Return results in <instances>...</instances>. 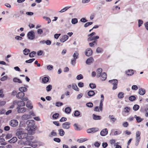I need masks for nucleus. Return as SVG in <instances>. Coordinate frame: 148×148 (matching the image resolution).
<instances>
[{"mask_svg":"<svg viewBox=\"0 0 148 148\" xmlns=\"http://www.w3.org/2000/svg\"><path fill=\"white\" fill-rule=\"evenodd\" d=\"M71 110V108L69 107H67L65 108V112L66 113L69 114L70 113Z\"/></svg>","mask_w":148,"mask_h":148,"instance_id":"36","label":"nucleus"},{"mask_svg":"<svg viewBox=\"0 0 148 148\" xmlns=\"http://www.w3.org/2000/svg\"><path fill=\"white\" fill-rule=\"evenodd\" d=\"M63 104V103L62 102H57L56 103V106L58 107H60L62 106Z\"/></svg>","mask_w":148,"mask_h":148,"instance_id":"56","label":"nucleus"},{"mask_svg":"<svg viewBox=\"0 0 148 148\" xmlns=\"http://www.w3.org/2000/svg\"><path fill=\"white\" fill-rule=\"evenodd\" d=\"M94 61V60L93 58L90 57L86 60V63L87 64H90L91 63H92Z\"/></svg>","mask_w":148,"mask_h":148,"instance_id":"13","label":"nucleus"},{"mask_svg":"<svg viewBox=\"0 0 148 148\" xmlns=\"http://www.w3.org/2000/svg\"><path fill=\"white\" fill-rule=\"evenodd\" d=\"M92 50L90 48H88L86 49L85 52V55L87 56H90L92 54Z\"/></svg>","mask_w":148,"mask_h":148,"instance_id":"8","label":"nucleus"},{"mask_svg":"<svg viewBox=\"0 0 148 148\" xmlns=\"http://www.w3.org/2000/svg\"><path fill=\"white\" fill-rule=\"evenodd\" d=\"M130 110V108L129 107H126L124 108L123 112L127 115Z\"/></svg>","mask_w":148,"mask_h":148,"instance_id":"17","label":"nucleus"},{"mask_svg":"<svg viewBox=\"0 0 148 148\" xmlns=\"http://www.w3.org/2000/svg\"><path fill=\"white\" fill-rule=\"evenodd\" d=\"M17 112L18 113L21 114L25 112L27 109L24 107L21 108V107H17L16 108Z\"/></svg>","mask_w":148,"mask_h":148,"instance_id":"5","label":"nucleus"},{"mask_svg":"<svg viewBox=\"0 0 148 148\" xmlns=\"http://www.w3.org/2000/svg\"><path fill=\"white\" fill-rule=\"evenodd\" d=\"M139 108V106L138 105H135L133 107V109L135 111L138 110Z\"/></svg>","mask_w":148,"mask_h":148,"instance_id":"48","label":"nucleus"},{"mask_svg":"<svg viewBox=\"0 0 148 148\" xmlns=\"http://www.w3.org/2000/svg\"><path fill=\"white\" fill-rule=\"evenodd\" d=\"M31 116L30 115L24 114L22 115L21 119L23 120L28 119L31 118Z\"/></svg>","mask_w":148,"mask_h":148,"instance_id":"12","label":"nucleus"},{"mask_svg":"<svg viewBox=\"0 0 148 148\" xmlns=\"http://www.w3.org/2000/svg\"><path fill=\"white\" fill-rule=\"evenodd\" d=\"M145 93V90L144 88H140L138 90V93L140 95H143Z\"/></svg>","mask_w":148,"mask_h":148,"instance_id":"21","label":"nucleus"},{"mask_svg":"<svg viewBox=\"0 0 148 148\" xmlns=\"http://www.w3.org/2000/svg\"><path fill=\"white\" fill-rule=\"evenodd\" d=\"M52 88V86L51 85H48L46 88V90L47 92L50 91Z\"/></svg>","mask_w":148,"mask_h":148,"instance_id":"41","label":"nucleus"},{"mask_svg":"<svg viewBox=\"0 0 148 148\" xmlns=\"http://www.w3.org/2000/svg\"><path fill=\"white\" fill-rule=\"evenodd\" d=\"M30 51L29 49H25L23 51V53L25 55H28Z\"/></svg>","mask_w":148,"mask_h":148,"instance_id":"32","label":"nucleus"},{"mask_svg":"<svg viewBox=\"0 0 148 148\" xmlns=\"http://www.w3.org/2000/svg\"><path fill=\"white\" fill-rule=\"evenodd\" d=\"M13 81L15 82H18L19 83H22V81L20 80V79L17 78L16 77H15L13 79Z\"/></svg>","mask_w":148,"mask_h":148,"instance_id":"33","label":"nucleus"},{"mask_svg":"<svg viewBox=\"0 0 148 148\" xmlns=\"http://www.w3.org/2000/svg\"><path fill=\"white\" fill-rule=\"evenodd\" d=\"M124 93L123 92H119L118 95V97L119 98L121 99L123 97Z\"/></svg>","mask_w":148,"mask_h":148,"instance_id":"39","label":"nucleus"},{"mask_svg":"<svg viewBox=\"0 0 148 148\" xmlns=\"http://www.w3.org/2000/svg\"><path fill=\"white\" fill-rule=\"evenodd\" d=\"M17 105L19 107L24 106L25 105V103L23 101H17Z\"/></svg>","mask_w":148,"mask_h":148,"instance_id":"16","label":"nucleus"},{"mask_svg":"<svg viewBox=\"0 0 148 148\" xmlns=\"http://www.w3.org/2000/svg\"><path fill=\"white\" fill-rule=\"evenodd\" d=\"M126 73L127 75L131 76L134 74L132 70H128L126 71Z\"/></svg>","mask_w":148,"mask_h":148,"instance_id":"22","label":"nucleus"},{"mask_svg":"<svg viewBox=\"0 0 148 148\" xmlns=\"http://www.w3.org/2000/svg\"><path fill=\"white\" fill-rule=\"evenodd\" d=\"M108 133V131L106 128L102 130L100 132V135L102 136L106 135Z\"/></svg>","mask_w":148,"mask_h":148,"instance_id":"11","label":"nucleus"},{"mask_svg":"<svg viewBox=\"0 0 148 148\" xmlns=\"http://www.w3.org/2000/svg\"><path fill=\"white\" fill-rule=\"evenodd\" d=\"M93 23L92 22H88L85 23L84 25V27H88V26L91 25Z\"/></svg>","mask_w":148,"mask_h":148,"instance_id":"55","label":"nucleus"},{"mask_svg":"<svg viewBox=\"0 0 148 148\" xmlns=\"http://www.w3.org/2000/svg\"><path fill=\"white\" fill-rule=\"evenodd\" d=\"M70 123L68 122H65L62 124V127L63 128L66 129H68L70 127Z\"/></svg>","mask_w":148,"mask_h":148,"instance_id":"10","label":"nucleus"},{"mask_svg":"<svg viewBox=\"0 0 148 148\" xmlns=\"http://www.w3.org/2000/svg\"><path fill=\"white\" fill-rule=\"evenodd\" d=\"M92 116L93 119L95 120H100L101 119V117L95 114H93Z\"/></svg>","mask_w":148,"mask_h":148,"instance_id":"23","label":"nucleus"},{"mask_svg":"<svg viewBox=\"0 0 148 148\" xmlns=\"http://www.w3.org/2000/svg\"><path fill=\"white\" fill-rule=\"evenodd\" d=\"M35 60L34 58H32L28 60H26L25 62L27 63H31L33 62Z\"/></svg>","mask_w":148,"mask_h":148,"instance_id":"42","label":"nucleus"},{"mask_svg":"<svg viewBox=\"0 0 148 148\" xmlns=\"http://www.w3.org/2000/svg\"><path fill=\"white\" fill-rule=\"evenodd\" d=\"M76 62V60L73 58L71 60V63L73 66H74Z\"/></svg>","mask_w":148,"mask_h":148,"instance_id":"44","label":"nucleus"},{"mask_svg":"<svg viewBox=\"0 0 148 148\" xmlns=\"http://www.w3.org/2000/svg\"><path fill=\"white\" fill-rule=\"evenodd\" d=\"M49 78L47 77H44L42 78V83L45 84L47 82L49 81Z\"/></svg>","mask_w":148,"mask_h":148,"instance_id":"25","label":"nucleus"},{"mask_svg":"<svg viewBox=\"0 0 148 148\" xmlns=\"http://www.w3.org/2000/svg\"><path fill=\"white\" fill-rule=\"evenodd\" d=\"M18 122L16 120L13 119L10 122V125L12 127H16L18 125Z\"/></svg>","mask_w":148,"mask_h":148,"instance_id":"6","label":"nucleus"},{"mask_svg":"<svg viewBox=\"0 0 148 148\" xmlns=\"http://www.w3.org/2000/svg\"><path fill=\"white\" fill-rule=\"evenodd\" d=\"M59 114L58 113H55L53 115L52 117L53 119H57L59 117Z\"/></svg>","mask_w":148,"mask_h":148,"instance_id":"46","label":"nucleus"},{"mask_svg":"<svg viewBox=\"0 0 148 148\" xmlns=\"http://www.w3.org/2000/svg\"><path fill=\"white\" fill-rule=\"evenodd\" d=\"M78 22V20L76 18H73L71 20V23L73 24H75Z\"/></svg>","mask_w":148,"mask_h":148,"instance_id":"37","label":"nucleus"},{"mask_svg":"<svg viewBox=\"0 0 148 148\" xmlns=\"http://www.w3.org/2000/svg\"><path fill=\"white\" fill-rule=\"evenodd\" d=\"M79 53L77 51H75L74 53L73 54V59L76 60V59L78 58V56H79Z\"/></svg>","mask_w":148,"mask_h":148,"instance_id":"28","label":"nucleus"},{"mask_svg":"<svg viewBox=\"0 0 148 148\" xmlns=\"http://www.w3.org/2000/svg\"><path fill=\"white\" fill-rule=\"evenodd\" d=\"M86 106L88 107L92 108L93 106V104L91 102H89L86 104Z\"/></svg>","mask_w":148,"mask_h":148,"instance_id":"53","label":"nucleus"},{"mask_svg":"<svg viewBox=\"0 0 148 148\" xmlns=\"http://www.w3.org/2000/svg\"><path fill=\"white\" fill-rule=\"evenodd\" d=\"M53 68V66L50 65H49L47 66V69L49 70H51Z\"/></svg>","mask_w":148,"mask_h":148,"instance_id":"64","label":"nucleus"},{"mask_svg":"<svg viewBox=\"0 0 148 148\" xmlns=\"http://www.w3.org/2000/svg\"><path fill=\"white\" fill-rule=\"evenodd\" d=\"M5 110L3 109H1L0 110V114H5Z\"/></svg>","mask_w":148,"mask_h":148,"instance_id":"58","label":"nucleus"},{"mask_svg":"<svg viewBox=\"0 0 148 148\" xmlns=\"http://www.w3.org/2000/svg\"><path fill=\"white\" fill-rule=\"evenodd\" d=\"M5 103L6 102L5 101H0V107L3 106Z\"/></svg>","mask_w":148,"mask_h":148,"instance_id":"60","label":"nucleus"},{"mask_svg":"<svg viewBox=\"0 0 148 148\" xmlns=\"http://www.w3.org/2000/svg\"><path fill=\"white\" fill-rule=\"evenodd\" d=\"M92 133H94L99 130V129L97 128H91Z\"/></svg>","mask_w":148,"mask_h":148,"instance_id":"51","label":"nucleus"},{"mask_svg":"<svg viewBox=\"0 0 148 148\" xmlns=\"http://www.w3.org/2000/svg\"><path fill=\"white\" fill-rule=\"evenodd\" d=\"M28 38L30 40H33L35 38V34L34 32L31 31L29 32L27 34Z\"/></svg>","mask_w":148,"mask_h":148,"instance_id":"4","label":"nucleus"},{"mask_svg":"<svg viewBox=\"0 0 148 148\" xmlns=\"http://www.w3.org/2000/svg\"><path fill=\"white\" fill-rule=\"evenodd\" d=\"M138 87L136 85H133L132 87V89L133 90H136L138 89Z\"/></svg>","mask_w":148,"mask_h":148,"instance_id":"61","label":"nucleus"},{"mask_svg":"<svg viewBox=\"0 0 148 148\" xmlns=\"http://www.w3.org/2000/svg\"><path fill=\"white\" fill-rule=\"evenodd\" d=\"M24 144L25 145H29L34 148L37 146V145L33 144V143L32 142L29 140L25 141L24 143Z\"/></svg>","mask_w":148,"mask_h":148,"instance_id":"7","label":"nucleus"},{"mask_svg":"<svg viewBox=\"0 0 148 148\" xmlns=\"http://www.w3.org/2000/svg\"><path fill=\"white\" fill-rule=\"evenodd\" d=\"M101 77L100 78L101 80L102 81L105 80L106 79L107 75L105 72H103L102 73L101 75Z\"/></svg>","mask_w":148,"mask_h":148,"instance_id":"15","label":"nucleus"},{"mask_svg":"<svg viewBox=\"0 0 148 148\" xmlns=\"http://www.w3.org/2000/svg\"><path fill=\"white\" fill-rule=\"evenodd\" d=\"M78 86L81 88H82L84 86V84L82 82H79L78 84Z\"/></svg>","mask_w":148,"mask_h":148,"instance_id":"59","label":"nucleus"},{"mask_svg":"<svg viewBox=\"0 0 148 148\" xmlns=\"http://www.w3.org/2000/svg\"><path fill=\"white\" fill-rule=\"evenodd\" d=\"M143 21L141 20H138V27H140L142 24H143Z\"/></svg>","mask_w":148,"mask_h":148,"instance_id":"57","label":"nucleus"},{"mask_svg":"<svg viewBox=\"0 0 148 148\" xmlns=\"http://www.w3.org/2000/svg\"><path fill=\"white\" fill-rule=\"evenodd\" d=\"M109 82L113 85L112 89L114 90L117 88L118 80L116 79H114L109 81Z\"/></svg>","mask_w":148,"mask_h":148,"instance_id":"3","label":"nucleus"},{"mask_svg":"<svg viewBox=\"0 0 148 148\" xmlns=\"http://www.w3.org/2000/svg\"><path fill=\"white\" fill-rule=\"evenodd\" d=\"M19 90L21 92H25L27 91V89L25 87H21L19 88Z\"/></svg>","mask_w":148,"mask_h":148,"instance_id":"35","label":"nucleus"},{"mask_svg":"<svg viewBox=\"0 0 148 148\" xmlns=\"http://www.w3.org/2000/svg\"><path fill=\"white\" fill-rule=\"evenodd\" d=\"M70 8V7H65L64 8H63L59 12L60 13H62L66 11V10H67L69 8Z\"/></svg>","mask_w":148,"mask_h":148,"instance_id":"40","label":"nucleus"},{"mask_svg":"<svg viewBox=\"0 0 148 148\" xmlns=\"http://www.w3.org/2000/svg\"><path fill=\"white\" fill-rule=\"evenodd\" d=\"M26 124L27 126V130L29 134H32L36 130L34 121L33 120L27 121L26 122Z\"/></svg>","mask_w":148,"mask_h":148,"instance_id":"1","label":"nucleus"},{"mask_svg":"<svg viewBox=\"0 0 148 148\" xmlns=\"http://www.w3.org/2000/svg\"><path fill=\"white\" fill-rule=\"evenodd\" d=\"M83 78V77L82 75L81 74L77 75L76 77V79L77 80H80V79H82Z\"/></svg>","mask_w":148,"mask_h":148,"instance_id":"52","label":"nucleus"},{"mask_svg":"<svg viewBox=\"0 0 148 148\" xmlns=\"http://www.w3.org/2000/svg\"><path fill=\"white\" fill-rule=\"evenodd\" d=\"M72 88L74 90L79 91V88H78L76 84H72Z\"/></svg>","mask_w":148,"mask_h":148,"instance_id":"38","label":"nucleus"},{"mask_svg":"<svg viewBox=\"0 0 148 148\" xmlns=\"http://www.w3.org/2000/svg\"><path fill=\"white\" fill-rule=\"evenodd\" d=\"M25 93L22 92H20L17 94L16 97L19 99H22L24 96Z\"/></svg>","mask_w":148,"mask_h":148,"instance_id":"9","label":"nucleus"},{"mask_svg":"<svg viewBox=\"0 0 148 148\" xmlns=\"http://www.w3.org/2000/svg\"><path fill=\"white\" fill-rule=\"evenodd\" d=\"M134 117L130 116L127 119V120L129 121H131L134 120Z\"/></svg>","mask_w":148,"mask_h":148,"instance_id":"62","label":"nucleus"},{"mask_svg":"<svg viewBox=\"0 0 148 148\" xmlns=\"http://www.w3.org/2000/svg\"><path fill=\"white\" fill-rule=\"evenodd\" d=\"M16 135L19 138L23 139L26 138L28 136V134L21 129H18L16 133Z\"/></svg>","mask_w":148,"mask_h":148,"instance_id":"2","label":"nucleus"},{"mask_svg":"<svg viewBox=\"0 0 148 148\" xmlns=\"http://www.w3.org/2000/svg\"><path fill=\"white\" fill-rule=\"evenodd\" d=\"M87 94L89 97H92L95 95V93L93 90H90L88 92Z\"/></svg>","mask_w":148,"mask_h":148,"instance_id":"26","label":"nucleus"},{"mask_svg":"<svg viewBox=\"0 0 148 148\" xmlns=\"http://www.w3.org/2000/svg\"><path fill=\"white\" fill-rule=\"evenodd\" d=\"M56 133L54 131H53L52 132L49 134V136L50 137H52L53 136H56Z\"/></svg>","mask_w":148,"mask_h":148,"instance_id":"34","label":"nucleus"},{"mask_svg":"<svg viewBox=\"0 0 148 148\" xmlns=\"http://www.w3.org/2000/svg\"><path fill=\"white\" fill-rule=\"evenodd\" d=\"M17 140V139L16 137H13L11 139L8 140V142L10 143H14Z\"/></svg>","mask_w":148,"mask_h":148,"instance_id":"20","label":"nucleus"},{"mask_svg":"<svg viewBox=\"0 0 148 148\" xmlns=\"http://www.w3.org/2000/svg\"><path fill=\"white\" fill-rule=\"evenodd\" d=\"M87 140L88 139L86 138H81L80 139H78L77 141L79 143H82Z\"/></svg>","mask_w":148,"mask_h":148,"instance_id":"31","label":"nucleus"},{"mask_svg":"<svg viewBox=\"0 0 148 148\" xmlns=\"http://www.w3.org/2000/svg\"><path fill=\"white\" fill-rule=\"evenodd\" d=\"M108 118L110 120V121L112 122H114L117 120L114 116L112 115H109L108 116Z\"/></svg>","mask_w":148,"mask_h":148,"instance_id":"14","label":"nucleus"},{"mask_svg":"<svg viewBox=\"0 0 148 148\" xmlns=\"http://www.w3.org/2000/svg\"><path fill=\"white\" fill-rule=\"evenodd\" d=\"M108 145V144L106 142L103 143L102 144V146L103 148H106Z\"/></svg>","mask_w":148,"mask_h":148,"instance_id":"63","label":"nucleus"},{"mask_svg":"<svg viewBox=\"0 0 148 148\" xmlns=\"http://www.w3.org/2000/svg\"><path fill=\"white\" fill-rule=\"evenodd\" d=\"M134 118L136 119L138 123H140L142 121L143 119L141 118L140 117V116H137L136 115H135L134 116Z\"/></svg>","mask_w":148,"mask_h":148,"instance_id":"24","label":"nucleus"},{"mask_svg":"<svg viewBox=\"0 0 148 148\" xmlns=\"http://www.w3.org/2000/svg\"><path fill=\"white\" fill-rule=\"evenodd\" d=\"M20 16L19 12L17 11H15L14 12L13 16L15 18H19Z\"/></svg>","mask_w":148,"mask_h":148,"instance_id":"27","label":"nucleus"},{"mask_svg":"<svg viewBox=\"0 0 148 148\" xmlns=\"http://www.w3.org/2000/svg\"><path fill=\"white\" fill-rule=\"evenodd\" d=\"M90 87L92 89H94L96 87V85L95 84L93 83H90L89 84Z\"/></svg>","mask_w":148,"mask_h":148,"instance_id":"49","label":"nucleus"},{"mask_svg":"<svg viewBox=\"0 0 148 148\" xmlns=\"http://www.w3.org/2000/svg\"><path fill=\"white\" fill-rule=\"evenodd\" d=\"M58 132L59 135L61 136H63L65 134L64 131L62 129H59Z\"/></svg>","mask_w":148,"mask_h":148,"instance_id":"29","label":"nucleus"},{"mask_svg":"<svg viewBox=\"0 0 148 148\" xmlns=\"http://www.w3.org/2000/svg\"><path fill=\"white\" fill-rule=\"evenodd\" d=\"M15 39L18 40H21L23 39V38L20 36H16L15 37Z\"/></svg>","mask_w":148,"mask_h":148,"instance_id":"54","label":"nucleus"},{"mask_svg":"<svg viewBox=\"0 0 148 148\" xmlns=\"http://www.w3.org/2000/svg\"><path fill=\"white\" fill-rule=\"evenodd\" d=\"M36 52L33 51L30 53L29 54V56L30 57H33L36 54Z\"/></svg>","mask_w":148,"mask_h":148,"instance_id":"43","label":"nucleus"},{"mask_svg":"<svg viewBox=\"0 0 148 148\" xmlns=\"http://www.w3.org/2000/svg\"><path fill=\"white\" fill-rule=\"evenodd\" d=\"M102 69L99 68L97 69V77H99L101 76V75L102 73H101L102 72Z\"/></svg>","mask_w":148,"mask_h":148,"instance_id":"19","label":"nucleus"},{"mask_svg":"<svg viewBox=\"0 0 148 148\" xmlns=\"http://www.w3.org/2000/svg\"><path fill=\"white\" fill-rule=\"evenodd\" d=\"M69 36L66 35H64L63 36L62 38L60 39V41L63 42L66 41L68 38Z\"/></svg>","mask_w":148,"mask_h":148,"instance_id":"18","label":"nucleus"},{"mask_svg":"<svg viewBox=\"0 0 148 148\" xmlns=\"http://www.w3.org/2000/svg\"><path fill=\"white\" fill-rule=\"evenodd\" d=\"M129 99L131 101H133L136 99V97L134 96H131L129 97Z\"/></svg>","mask_w":148,"mask_h":148,"instance_id":"47","label":"nucleus"},{"mask_svg":"<svg viewBox=\"0 0 148 148\" xmlns=\"http://www.w3.org/2000/svg\"><path fill=\"white\" fill-rule=\"evenodd\" d=\"M26 106L27 108L31 109H32L33 108V106L29 101H27V102Z\"/></svg>","mask_w":148,"mask_h":148,"instance_id":"30","label":"nucleus"},{"mask_svg":"<svg viewBox=\"0 0 148 148\" xmlns=\"http://www.w3.org/2000/svg\"><path fill=\"white\" fill-rule=\"evenodd\" d=\"M80 112L78 110H76L74 113V116L76 117H78L80 115Z\"/></svg>","mask_w":148,"mask_h":148,"instance_id":"45","label":"nucleus"},{"mask_svg":"<svg viewBox=\"0 0 148 148\" xmlns=\"http://www.w3.org/2000/svg\"><path fill=\"white\" fill-rule=\"evenodd\" d=\"M103 50L102 48L100 47H98L96 49V52L98 53H101L103 52Z\"/></svg>","mask_w":148,"mask_h":148,"instance_id":"50","label":"nucleus"}]
</instances>
